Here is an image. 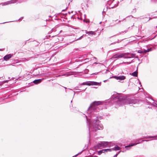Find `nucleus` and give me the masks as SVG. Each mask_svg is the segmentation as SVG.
Instances as JSON below:
<instances>
[{
	"instance_id": "obj_1",
	"label": "nucleus",
	"mask_w": 157,
	"mask_h": 157,
	"mask_svg": "<svg viewBox=\"0 0 157 157\" xmlns=\"http://www.w3.org/2000/svg\"><path fill=\"white\" fill-rule=\"evenodd\" d=\"M101 103V101H94L89 106V132H96L98 130H102L103 125L100 124V120L102 118V117L98 115V113L100 110V106H98ZM89 132V136L90 135Z\"/></svg>"
},
{
	"instance_id": "obj_2",
	"label": "nucleus",
	"mask_w": 157,
	"mask_h": 157,
	"mask_svg": "<svg viewBox=\"0 0 157 157\" xmlns=\"http://www.w3.org/2000/svg\"><path fill=\"white\" fill-rule=\"evenodd\" d=\"M110 101H111V103L116 105V108H117V106H120L124 104V103L129 105H132L135 104L137 102V100L135 98H128L125 96L119 94L117 95H113L112 96L111 100L109 101L108 102Z\"/></svg>"
},
{
	"instance_id": "obj_3",
	"label": "nucleus",
	"mask_w": 157,
	"mask_h": 157,
	"mask_svg": "<svg viewBox=\"0 0 157 157\" xmlns=\"http://www.w3.org/2000/svg\"><path fill=\"white\" fill-rule=\"evenodd\" d=\"M111 142L107 141H101L99 143L97 144L98 147H102L103 148L110 147Z\"/></svg>"
},
{
	"instance_id": "obj_4",
	"label": "nucleus",
	"mask_w": 157,
	"mask_h": 157,
	"mask_svg": "<svg viewBox=\"0 0 157 157\" xmlns=\"http://www.w3.org/2000/svg\"><path fill=\"white\" fill-rule=\"evenodd\" d=\"M114 1V0H109L107 2V4L109 5L110 6V8H113L114 7H117V5H116L115 4H113V2Z\"/></svg>"
},
{
	"instance_id": "obj_5",
	"label": "nucleus",
	"mask_w": 157,
	"mask_h": 157,
	"mask_svg": "<svg viewBox=\"0 0 157 157\" xmlns=\"http://www.w3.org/2000/svg\"><path fill=\"white\" fill-rule=\"evenodd\" d=\"M149 140H140L138 141V142L137 143H131V144H129V145L126 146L125 147H126V148L127 149H128V148L129 147H132V146H133L134 145H136L137 144H138L143 141H146L147 142Z\"/></svg>"
},
{
	"instance_id": "obj_6",
	"label": "nucleus",
	"mask_w": 157,
	"mask_h": 157,
	"mask_svg": "<svg viewBox=\"0 0 157 157\" xmlns=\"http://www.w3.org/2000/svg\"><path fill=\"white\" fill-rule=\"evenodd\" d=\"M122 58H123L125 59L130 58L129 56L130 54V53L129 52L121 53Z\"/></svg>"
},
{
	"instance_id": "obj_7",
	"label": "nucleus",
	"mask_w": 157,
	"mask_h": 157,
	"mask_svg": "<svg viewBox=\"0 0 157 157\" xmlns=\"http://www.w3.org/2000/svg\"><path fill=\"white\" fill-rule=\"evenodd\" d=\"M114 78L117 80H124L125 78V76L123 75L119 76H115L114 77Z\"/></svg>"
},
{
	"instance_id": "obj_8",
	"label": "nucleus",
	"mask_w": 157,
	"mask_h": 157,
	"mask_svg": "<svg viewBox=\"0 0 157 157\" xmlns=\"http://www.w3.org/2000/svg\"><path fill=\"white\" fill-rule=\"evenodd\" d=\"M121 53H118L114 55L112 58L113 59H117L122 58Z\"/></svg>"
},
{
	"instance_id": "obj_9",
	"label": "nucleus",
	"mask_w": 157,
	"mask_h": 157,
	"mask_svg": "<svg viewBox=\"0 0 157 157\" xmlns=\"http://www.w3.org/2000/svg\"><path fill=\"white\" fill-rule=\"evenodd\" d=\"M101 83V82L99 83L96 82L89 81V86L91 85H98Z\"/></svg>"
},
{
	"instance_id": "obj_10",
	"label": "nucleus",
	"mask_w": 157,
	"mask_h": 157,
	"mask_svg": "<svg viewBox=\"0 0 157 157\" xmlns=\"http://www.w3.org/2000/svg\"><path fill=\"white\" fill-rule=\"evenodd\" d=\"M12 56V55L10 54L7 55L4 57V59L6 61L10 58Z\"/></svg>"
},
{
	"instance_id": "obj_11",
	"label": "nucleus",
	"mask_w": 157,
	"mask_h": 157,
	"mask_svg": "<svg viewBox=\"0 0 157 157\" xmlns=\"http://www.w3.org/2000/svg\"><path fill=\"white\" fill-rule=\"evenodd\" d=\"M137 68L138 67H137L136 70L134 71V72L132 73V75L134 77H137L138 75V71H137Z\"/></svg>"
},
{
	"instance_id": "obj_12",
	"label": "nucleus",
	"mask_w": 157,
	"mask_h": 157,
	"mask_svg": "<svg viewBox=\"0 0 157 157\" xmlns=\"http://www.w3.org/2000/svg\"><path fill=\"white\" fill-rule=\"evenodd\" d=\"M148 103V104L150 105H152L153 106H154L155 107H156L157 108V102H156V103L155 102H153L152 103L150 102H147Z\"/></svg>"
},
{
	"instance_id": "obj_13",
	"label": "nucleus",
	"mask_w": 157,
	"mask_h": 157,
	"mask_svg": "<svg viewBox=\"0 0 157 157\" xmlns=\"http://www.w3.org/2000/svg\"><path fill=\"white\" fill-rule=\"evenodd\" d=\"M113 151H118L121 149V148L118 146H116L114 148H113Z\"/></svg>"
},
{
	"instance_id": "obj_14",
	"label": "nucleus",
	"mask_w": 157,
	"mask_h": 157,
	"mask_svg": "<svg viewBox=\"0 0 157 157\" xmlns=\"http://www.w3.org/2000/svg\"><path fill=\"white\" fill-rule=\"evenodd\" d=\"M42 81L41 79L35 80L33 81V82L35 84H37L40 82Z\"/></svg>"
},
{
	"instance_id": "obj_15",
	"label": "nucleus",
	"mask_w": 157,
	"mask_h": 157,
	"mask_svg": "<svg viewBox=\"0 0 157 157\" xmlns=\"http://www.w3.org/2000/svg\"><path fill=\"white\" fill-rule=\"evenodd\" d=\"M96 35V33L94 31H89V36H90L91 35Z\"/></svg>"
},
{
	"instance_id": "obj_16",
	"label": "nucleus",
	"mask_w": 157,
	"mask_h": 157,
	"mask_svg": "<svg viewBox=\"0 0 157 157\" xmlns=\"http://www.w3.org/2000/svg\"><path fill=\"white\" fill-rule=\"evenodd\" d=\"M136 54H130L129 56V57H130V58H138V57H135Z\"/></svg>"
},
{
	"instance_id": "obj_17",
	"label": "nucleus",
	"mask_w": 157,
	"mask_h": 157,
	"mask_svg": "<svg viewBox=\"0 0 157 157\" xmlns=\"http://www.w3.org/2000/svg\"><path fill=\"white\" fill-rule=\"evenodd\" d=\"M157 136H147L145 137H144V138L145 139H149V138H156L157 137Z\"/></svg>"
},
{
	"instance_id": "obj_18",
	"label": "nucleus",
	"mask_w": 157,
	"mask_h": 157,
	"mask_svg": "<svg viewBox=\"0 0 157 157\" xmlns=\"http://www.w3.org/2000/svg\"><path fill=\"white\" fill-rule=\"evenodd\" d=\"M146 17H145V16H141L139 17H138L137 18H136L138 20H141V19H143L144 18Z\"/></svg>"
},
{
	"instance_id": "obj_19",
	"label": "nucleus",
	"mask_w": 157,
	"mask_h": 157,
	"mask_svg": "<svg viewBox=\"0 0 157 157\" xmlns=\"http://www.w3.org/2000/svg\"><path fill=\"white\" fill-rule=\"evenodd\" d=\"M103 153H104L103 151V149L101 150L98 151V154L99 155H101Z\"/></svg>"
},
{
	"instance_id": "obj_20",
	"label": "nucleus",
	"mask_w": 157,
	"mask_h": 157,
	"mask_svg": "<svg viewBox=\"0 0 157 157\" xmlns=\"http://www.w3.org/2000/svg\"><path fill=\"white\" fill-rule=\"evenodd\" d=\"M144 50V52L145 53L147 52H150V51H151V48H148L147 50Z\"/></svg>"
},
{
	"instance_id": "obj_21",
	"label": "nucleus",
	"mask_w": 157,
	"mask_h": 157,
	"mask_svg": "<svg viewBox=\"0 0 157 157\" xmlns=\"http://www.w3.org/2000/svg\"><path fill=\"white\" fill-rule=\"evenodd\" d=\"M138 52L139 53H144V50H139L138 51Z\"/></svg>"
},
{
	"instance_id": "obj_22",
	"label": "nucleus",
	"mask_w": 157,
	"mask_h": 157,
	"mask_svg": "<svg viewBox=\"0 0 157 157\" xmlns=\"http://www.w3.org/2000/svg\"><path fill=\"white\" fill-rule=\"evenodd\" d=\"M121 152V151H118L117 154H116V155H115L113 157H117V155L120 153V152Z\"/></svg>"
},
{
	"instance_id": "obj_23",
	"label": "nucleus",
	"mask_w": 157,
	"mask_h": 157,
	"mask_svg": "<svg viewBox=\"0 0 157 157\" xmlns=\"http://www.w3.org/2000/svg\"><path fill=\"white\" fill-rule=\"evenodd\" d=\"M107 150L108 151H113V148H107Z\"/></svg>"
},
{
	"instance_id": "obj_24",
	"label": "nucleus",
	"mask_w": 157,
	"mask_h": 157,
	"mask_svg": "<svg viewBox=\"0 0 157 157\" xmlns=\"http://www.w3.org/2000/svg\"><path fill=\"white\" fill-rule=\"evenodd\" d=\"M91 60L95 59V61H96L97 60V58H96V57H91Z\"/></svg>"
},
{
	"instance_id": "obj_25",
	"label": "nucleus",
	"mask_w": 157,
	"mask_h": 157,
	"mask_svg": "<svg viewBox=\"0 0 157 157\" xmlns=\"http://www.w3.org/2000/svg\"><path fill=\"white\" fill-rule=\"evenodd\" d=\"M117 43H119V41L118 40V41H117V42H113V43H112L110 45H111L112 44H116Z\"/></svg>"
},
{
	"instance_id": "obj_26",
	"label": "nucleus",
	"mask_w": 157,
	"mask_h": 157,
	"mask_svg": "<svg viewBox=\"0 0 157 157\" xmlns=\"http://www.w3.org/2000/svg\"><path fill=\"white\" fill-rule=\"evenodd\" d=\"M103 151L104 153L108 152L107 149H103Z\"/></svg>"
},
{
	"instance_id": "obj_27",
	"label": "nucleus",
	"mask_w": 157,
	"mask_h": 157,
	"mask_svg": "<svg viewBox=\"0 0 157 157\" xmlns=\"http://www.w3.org/2000/svg\"><path fill=\"white\" fill-rule=\"evenodd\" d=\"M134 61H133V60H132L131 62H127L126 63H128V64H130L132 63Z\"/></svg>"
},
{
	"instance_id": "obj_28",
	"label": "nucleus",
	"mask_w": 157,
	"mask_h": 157,
	"mask_svg": "<svg viewBox=\"0 0 157 157\" xmlns=\"http://www.w3.org/2000/svg\"><path fill=\"white\" fill-rule=\"evenodd\" d=\"M89 157H98L97 156H89Z\"/></svg>"
},
{
	"instance_id": "obj_29",
	"label": "nucleus",
	"mask_w": 157,
	"mask_h": 157,
	"mask_svg": "<svg viewBox=\"0 0 157 157\" xmlns=\"http://www.w3.org/2000/svg\"><path fill=\"white\" fill-rule=\"evenodd\" d=\"M121 33V32H120L119 33L117 34L114 35V36H117V35H119V34H120Z\"/></svg>"
},
{
	"instance_id": "obj_30",
	"label": "nucleus",
	"mask_w": 157,
	"mask_h": 157,
	"mask_svg": "<svg viewBox=\"0 0 157 157\" xmlns=\"http://www.w3.org/2000/svg\"><path fill=\"white\" fill-rule=\"evenodd\" d=\"M98 73H93V74H91V75H93V74H95V75H96V74H98Z\"/></svg>"
},
{
	"instance_id": "obj_31",
	"label": "nucleus",
	"mask_w": 157,
	"mask_h": 157,
	"mask_svg": "<svg viewBox=\"0 0 157 157\" xmlns=\"http://www.w3.org/2000/svg\"><path fill=\"white\" fill-rule=\"evenodd\" d=\"M97 88V87H91V88Z\"/></svg>"
},
{
	"instance_id": "obj_32",
	"label": "nucleus",
	"mask_w": 157,
	"mask_h": 157,
	"mask_svg": "<svg viewBox=\"0 0 157 157\" xmlns=\"http://www.w3.org/2000/svg\"><path fill=\"white\" fill-rule=\"evenodd\" d=\"M85 21L86 22V23H87V22H88V21Z\"/></svg>"
},
{
	"instance_id": "obj_33",
	"label": "nucleus",
	"mask_w": 157,
	"mask_h": 157,
	"mask_svg": "<svg viewBox=\"0 0 157 157\" xmlns=\"http://www.w3.org/2000/svg\"><path fill=\"white\" fill-rule=\"evenodd\" d=\"M77 155H78V154L76 155H75V156H74L73 157H76L77 156Z\"/></svg>"
},
{
	"instance_id": "obj_34",
	"label": "nucleus",
	"mask_w": 157,
	"mask_h": 157,
	"mask_svg": "<svg viewBox=\"0 0 157 157\" xmlns=\"http://www.w3.org/2000/svg\"><path fill=\"white\" fill-rule=\"evenodd\" d=\"M104 10H105V9H104V11H103V12H102L103 13L104 12H105V11H104Z\"/></svg>"
},
{
	"instance_id": "obj_35",
	"label": "nucleus",
	"mask_w": 157,
	"mask_h": 157,
	"mask_svg": "<svg viewBox=\"0 0 157 157\" xmlns=\"http://www.w3.org/2000/svg\"><path fill=\"white\" fill-rule=\"evenodd\" d=\"M107 80H105L103 81L104 82H105Z\"/></svg>"
},
{
	"instance_id": "obj_36",
	"label": "nucleus",
	"mask_w": 157,
	"mask_h": 157,
	"mask_svg": "<svg viewBox=\"0 0 157 157\" xmlns=\"http://www.w3.org/2000/svg\"><path fill=\"white\" fill-rule=\"evenodd\" d=\"M106 7H107V8H106V9L105 10V11H107V9L108 7L107 6Z\"/></svg>"
},
{
	"instance_id": "obj_37",
	"label": "nucleus",
	"mask_w": 157,
	"mask_h": 157,
	"mask_svg": "<svg viewBox=\"0 0 157 157\" xmlns=\"http://www.w3.org/2000/svg\"><path fill=\"white\" fill-rule=\"evenodd\" d=\"M94 63H96V64H97L98 63H97L96 62H94Z\"/></svg>"
},
{
	"instance_id": "obj_38",
	"label": "nucleus",
	"mask_w": 157,
	"mask_h": 157,
	"mask_svg": "<svg viewBox=\"0 0 157 157\" xmlns=\"http://www.w3.org/2000/svg\"><path fill=\"white\" fill-rule=\"evenodd\" d=\"M155 36H154V37H153V38H152V39H154V38L155 37Z\"/></svg>"
},
{
	"instance_id": "obj_39",
	"label": "nucleus",
	"mask_w": 157,
	"mask_h": 157,
	"mask_svg": "<svg viewBox=\"0 0 157 157\" xmlns=\"http://www.w3.org/2000/svg\"><path fill=\"white\" fill-rule=\"evenodd\" d=\"M139 84H141V82H139Z\"/></svg>"
},
{
	"instance_id": "obj_40",
	"label": "nucleus",
	"mask_w": 157,
	"mask_h": 157,
	"mask_svg": "<svg viewBox=\"0 0 157 157\" xmlns=\"http://www.w3.org/2000/svg\"><path fill=\"white\" fill-rule=\"evenodd\" d=\"M130 16H131L132 17H133V16H132V15Z\"/></svg>"
},
{
	"instance_id": "obj_41",
	"label": "nucleus",
	"mask_w": 157,
	"mask_h": 157,
	"mask_svg": "<svg viewBox=\"0 0 157 157\" xmlns=\"http://www.w3.org/2000/svg\"><path fill=\"white\" fill-rule=\"evenodd\" d=\"M150 19H150H150H149L148 20V21H149Z\"/></svg>"
},
{
	"instance_id": "obj_42",
	"label": "nucleus",
	"mask_w": 157,
	"mask_h": 157,
	"mask_svg": "<svg viewBox=\"0 0 157 157\" xmlns=\"http://www.w3.org/2000/svg\"><path fill=\"white\" fill-rule=\"evenodd\" d=\"M123 40V39L122 40H120V42L122 40Z\"/></svg>"
},
{
	"instance_id": "obj_43",
	"label": "nucleus",
	"mask_w": 157,
	"mask_h": 157,
	"mask_svg": "<svg viewBox=\"0 0 157 157\" xmlns=\"http://www.w3.org/2000/svg\"><path fill=\"white\" fill-rule=\"evenodd\" d=\"M89 55H90V54H89V57H90V56H89Z\"/></svg>"
}]
</instances>
